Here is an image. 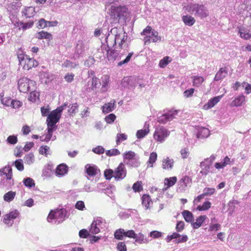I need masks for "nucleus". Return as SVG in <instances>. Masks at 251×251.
Instances as JSON below:
<instances>
[{
  "mask_svg": "<svg viewBox=\"0 0 251 251\" xmlns=\"http://www.w3.org/2000/svg\"><path fill=\"white\" fill-rule=\"evenodd\" d=\"M126 38V32L122 28L114 27L111 29L107 36L106 43L108 46H114L118 43L120 49H123L126 47L124 43Z\"/></svg>",
  "mask_w": 251,
  "mask_h": 251,
  "instance_id": "nucleus-1",
  "label": "nucleus"
},
{
  "mask_svg": "<svg viewBox=\"0 0 251 251\" xmlns=\"http://www.w3.org/2000/svg\"><path fill=\"white\" fill-rule=\"evenodd\" d=\"M141 35L145 36L144 41L145 45H148L151 42H158L161 40V37L159 36L158 32L150 26H147L143 30Z\"/></svg>",
  "mask_w": 251,
  "mask_h": 251,
  "instance_id": "nucleus-2",
  "label": "nucleus"
},
{
  "mask_svg": "<svg viewBox=\"0 0 251 251\" xmlns=\"http://www.w3.org/2000/svg\"><path fill=\"white\" fill-rule=\"evenodd\" d=\"M12 176V170L10 167L7 166L0 169V185L2 186L13 185L14 180Z\"/></svg>",
  "mask_w": 251,
  "mask_h": 251,
  "instance_id": "nucleus-3",
  "label": "nucleus"
},
{
  "mask_svg": "<svg viewBox=\"0 0 251 251\" xmlns=\"http://www.w3.org/2000/svg\"><path fill=\"white\" fill-rule=\"evenodd\" d=\"M111 17L116 23H123L128 16L127 8L125 6H111Z\"/></svg>",
  "mask_w": 251,
  "mask_h": 251,
  "instance_id": "nucleus-4",
  "label": "nucleus"
},
{
  "mask_svg": "<svg viewBox=\"0 0 251 251\" xmlns=\"http://www.w3.org/2000/svg\"><path fill=\"white\" fill-rule=\"evenodd\" d=\"M67 104L65 103L63 105L58 107L55 110H53L48 116L47 120L48 126L56 127L55 124L59 121L61 113L66 107Z\"/></svg>",
  "mask_w": 251,
  "mask_h": 251,
  "instance_id": "nucleus-5",
  "label": "nucleus"
},
{
  "mask_svg": "<svg viewBox=\"0 0 251 251\" xmlns=\"http://www.w3.org/2000/svg\"><path fill=\"white\" fill-rule=\"evenodd\" d=\"M18 58L20 64L25 70H29L38 65V62L32 58H29L27 55L22 53H18Z\"/></svg>",
  "mask_w": 251,
  "mask_h": 251,
  "instance_id": "nucleus-6",
  "label": "nucleus"
},
{
  "mask_svg": "<svg viewBox=\"0 0 251 251\" xmlns=\"http://www.w3.org/2000/svg\"><path fill=\"white\" fill-rule=\"evenodd\" d=\"M18 89L21 92L26 93L33 90L35 86V82L27 77H22L18 82Z\"/></svg>",
  "mask_w": 251,
  "mask_h": 251,
  "instance_id": "nucleus-7",
  "label": "nucleus"
},
{
  "mask_svg": "<svg viewBox=\"0 0 251 251\" xmlns=\"http://www.w3.org/2000/svg\"><path fill=\"white\" fill-rule=\"evenodd\" d=\"M189 11L195 16H199L202 18L206 17L208 14V11L206 7L202 4H192L189 7Z\"/></svg>",
  "mask_w": 251,
  "mask_h": 251,
  "instance_id": "nucleus-8",
  "label": "nucleus"
},
{
  "mask_svg": "<svg viewBox=\"0 0 251 251\" xmlns=\"http://www.w3.org/2000/svg\"><path fill=\"white\" fill-rule=\"evenodd\" d=\"M170 131L163 126L158 127L153 134V138L157 142L162 143L169 136Z\"/></svg>",
  "mask_w": 251,
  "mask_h": 251,
  "instance_id": "nucleus-9",
  "label": "nucleus"
},
{
  "mask_svg": "<svg viewBox=\"0 0 251 251\" xmlns=\"http://www.w3.org/2000/svg\"><path fill=\"white\" fill-rule=\"evenodd\" d=\"M177 110L169 111L167 113L164 114L157 118V121L163 124H166L169 121L173 120L177 115Z\"/></svg>",
  "mask_w": 251,
  "mask_h": 251,
  "instance_id": "nucleus-10",
  "label": "nucleus"
},
{
  "mask_svg": "<svg viewBox=\"0 0 251 251\" xmlns=\"http://www.w3.org/2000/svg\"><path fill=\"white\" fill-rule=\"evenodd\" d=\"M126 172L125 165L123 163H120L115 170L113 177L116 180L121 179L126 177Z\"/></svg>",
  "mask_w": 251,
  "mask_h": 251,
  "instance_id": "nucleus-11",
  "label": "nucleus"
},
{
  "mask_svg": "<svg viewBox=\"0 0 251 251\" xmlns=\"http://www.w3.org/2000/svg\"><path fill=\"white\" fill-rule=\"evenodd\" d=\"M222 98V96H219L210 99L208 102L203 105V109L207 110L212 108L220 101Z\"/></svg>",
  "mask_w": 251,
  "mask_h": 251,
  "instance_id": "nucleus-12",
  "label": "nucleus"
},
{
  "mask_svg": "<svg viewBox=\"0 0 251 251\" xmlns=\"http://www.w3.org/2000/svg\"><path fill=\"white\" fill-rule=\"evenodd\" d=\"M191 181L188 176H184L179 181V187L178 190L182 192L185 190V188L191 183Z\"/></svg>",
  "mask_w": 251,
  "mask_h": 251,
  "instance_id": "nucleus-13",
  "label": "nucleus"
},
{
  "mask_svg": "<svg viewBox=\"0 0 251 251\" xmlns=\"http://www.w3.org/2000/svg\"><path fill=\"white\" fill-rule=\"evenodd\" d=\"M174 161L173 159L168 157L164 158L162 161V167L165 170H171L174 166Z\"/></svg>",
  "mask_w": 251,
  "mask_h": 251,
  "instance_id": "nucleus-14",
  "label": "nucleus"
},
{
  "mask_svg": "<svg viewBox=\"0 0 251 251\" xmlns=\"http://www.w3.org/2000/svg\"><path fill=\"white\" fill-rule=\"evenodd\" d=\"M227 75V69L226 68H222L216 74L214 78V81H219L224 78Z\"/></svg>",
  "mask_w": 251,
  "mask_h": 251,
  "instance_id": "nucleus-15",
  "label": "nucleus"
},
{
  "mask_svg": "<svg viewBox=\"0 0 251 251\" xmlns=\"http://www.w3.org/2000/svg\"><path fill=\"white\" fill-rule=\"evenodd\" d=\"M209 135L210 131L208 128L201 127L198 129L197 137L200 139L205 138L208 137Z\"/></svg>",
  "mask_w": 251,
  "mask_h": 251,
  "instance_id": "nucleus-16",
  "label": "nucleus"
},
{
  "mask_svg": "<svg viewBox=\"0 0 251 251\" xmlns=\"http://www.w3.org/2000/svg\"><path fill=\"white\" fill-rule=\"evenodd\" d=\"M101 88L100 91L102 92H106L108 89V84L109 81V76L107 75H103L101 78Z\"/></svg>",
  "mask_w": 251,
  "mask_h": 251,
  "instance_id": "nucleus-17",
  "label": "nucleus"
},
{
  "mask_svg": "<svg viewBox=\"0 0 251 251\" xmlns=\"http://www.w3.org/2000/svg\"><path fill=\"white\" fill-rule=\"evenodd\" d=\"M149 132V124L146 123L145 124V128L138 130L136 132V136L138 139H141L147 135Z\"/></svg>",
  "mask_w": 251,
  "mask_h": 251,
  "instance_id": "nucleus-18",
  "label": "nucleus"
},
{
  "mask_svg": "<svg viewBox=\"0 0 251 251\" xmlns=\"http://www.w3.org/2000/svg\"><path fill=\"white\" fill-rule=\"evenodd\" d=\"M56 129V127L50 126H48V133L46 135V137L44 138V136L40 137V140L42 141L48 142L52 137L53 131Z\"/></svg>",
  "mask_w": 251,
  "mask_h": 251,
  "instance_id": "nucleus-19",
  "label": "nucleus"
},
{
  "mask_svg": "<svg viewBox=\"0 0 251 251\" xmlns=\"http://www.w3.org/2000/svg\"><path fill=\"white\" fill-rule=\"evenodd\" d=\"M245 102V97L244 95H240L236 97L231 103V106H240Z\"/></svg>",
  "mask_w": 251,
  "mask_h": 251,
  "instance_id": "nucleus-20",
  "label": "nucleus"
},
{
  "mask_svg": "<svg viewBox=\"0 0 251 251\" xmlns=\"http://www.w3.org/2000/svg\"><path fill=\"white\" fill-rule=\"evenodd\" d=\"M239 33L241 38L248 40L251 38V30L246 28H242L239 30Z\"/></svg>",
  "mask_w": 251,
  "mask_h": 251,
  "instance_id": "nucleus-21",
  "label": "nucleus"
},
{
  "mask_svg": "<svg viewBox=\"0 0 251 251\" xmlns=\"http://www.w3.org/2000/svg\"><path fill=\"white\" fill-rule=\"evenodd\" d=\"M87 174L90 176H94L98 173L99 170L95 166H91L87 164L85 166Z\"/></svg>",
  "mask_w": 251,
  "mask_h": 251,
  "instance_id": "nucleus-22",
  "label": "nucleus"
},
{
  "mask_svg": "<svg viewBox=\"0 0 251 251\" xmlns=\"http://www.w3.org/2000/svg\"><path fill=\"white\" fill-rule=\"evenodd\" d=\"M67 172V166L65 164L58 165L56 169V175L59 176H64Z\"/></svg>",
  "mask_w": 251,
  "mask_h": 251,
  "instance_id": "nucleus-23",
  "label": "nucleus"
},
{
  "mask_svg": "<svg viewBox=\"0 0 251 251\" xmlns=\"http://www.w3.org/2000/svg\"><path fill=\"white\" fill-rule=\"evenodd\" d=\"M171 238H175L176 239V243H183L185 242L188 240V237L186 235H180L177 233H174L171 235Z\"/></svg>",
  "mask_w": 251,
  "mask_h": 251,
  "instance_id": "nucleus-24",
  "label": "nucleus"
},
{
  "mask_svg": "<svg viewBox=\"0 0 251 251\" xmlns=\"http://www.w3.org/2000/svg\"><path fill=\"white\" fill-rule=\"evenodd\" d=\"M200 166L201 170L200 172V174H201V176H206L209 172L210 165L208 164L206 162L202 161L201 163Z\"/></svg>",
  "mask_w": 251,
  "mask_h": 251,
  "instance_id": "nucleus-25",
  "label": "nucleus"
},
{
  "mask_svg": "<svg viewBox=\"0 0 251 251\" xmlns=\"http://www.w3.org/2000/svg\"><path fill=\"white\" fill-rule=\"evenodd\" d=\"M115 101H111L110 102L105 104L102 107L103 112L107 113L113 111L115 108Z\"/></svg>",
  "mask_w": 251,
  "mask_h": 251,
  "instance_id": "nucleus-26",
  "label": "nucleus"
},
{
  "mask_svg": "<svg viewBox=\"0 0 251 251\" xmlns=\"http://www.w3.org/2000/svg\"><path fill=\"white\" fill-rule=\"evenodd\" d=\"M241 8H245V9H244V11H247L249 14V16H248V14L246 15V18L245 20L248 21H251V3H249L246 5L242 4ZM248 25H251V22L249 23Z\"/></svg>",
  "mask_w": 251,
  "mask_h": 251,
  "instance_id": "nucleus-27",
  "label": "nucleus"
},
{
  "mask_svg": "<svg viewBox=\"0 0 251 251\" xmlns=\"http://www.w3.org/2000/svg\"><path fill=\"white\" fill-rule=\"evenodd\" d=\"M206 216L205 215L200 216L197 219L195 223H193L192 226L194 228L197 229L200 227L204 220L206 219Z\"/></svg>",
  "mask_w": 251,
  "mask_h": 251,
  "instance_id": "nucleus-28",
  "label": "nucleus"
},
{
  "mask_svg": "<svg viewBox=\"0 0 251 251\" xmlns=\"http://www.w3.org/2000/svg\"><path fill=\"white\" fill-rule=\"evenodd\" d=\"M182 19L184 24L188 26H192L195 23V19L191 16H183Z\"/></svg>",
  "mask_w": 251,
  "mask_h": 251,
  "instance_id": "nucleus-29",
  "label": "nucleus"
},
{
  "mask_svg": "<svg viewBox=\"0 0 251 251\" xmlns=\"http://www.w3.org/2000/svg\"><path fill=\"white\" fill-rule=\"evenodd\" d=\"M25 162L26 164L30 165L35 162V157L33 153L26 154L24 157Z\"/></svg>",
  "mask_w": 251,
  "mask_h": 251,
  "instance_id": "nucleus-30",
  "label": "nucleus"
},
{
  "mask_svg": "<svg viewBox=\"0 0 251 251\" xmlns=\"http://www.w3.org/2000/svg\"><path fill=\"white\" fill-rule=\"evenodd\" d=\"M22 13L26 18H30L34 15V8L31 6L27 7L24 9Z\"/></svg>",
  "mask_w": 251,
  "mask_h": 251,
  "instance_id": "nucleus-31",
  "label": "nucleus"
},
{
  "mask_svg": "<svg viewBox=\"0 0 251 251\" xmlns=\"http://www.w3.org/2000/svg\"><path fill=\"white\" fill-rule=\"evenodd\" d=\"M134 239L135 241L139 244H148L149 242V240L141 233L136 234V237Z\"/></svg>",
  "mask_w": 251,
  "mask_h": 251,
  "instance_id": "nucleus-32",
  "label": "nucleus"
},
{
  "mask_svg": "<svg viewBox=\"0 0 251 251\" xmlns=\"http://www.w3.org/2000/svg\"><path fill=\"white\" fill-rule=\"evenodd\" d=\"M177 178L176 176L170 177L169 178H165L164 180L165 185L167 186V188H164L163 190H166L167 188L173 186L176 182Z\"/></svg>",
  "mask_w": 251,
  "mask_h": 251,
  "instance_id": "nucleus-33",
  "label": "nucleus"
},
{
  "mask_svg": "<svg viewBox=\"0 0 251 251\" xmlns=\"http://www.w3.org/2000/svg\"><path fill=\"white\" fill-rule=\"evenodd\" d=\"M157 154L155 152H152L150 154L149 161L147 162L148 167H153V164L157 160Z\"/></svg>",
  "mask_w": 251,
  "mask_h": 251,
  "instance_id": "nucleus-34",
  "label": "nucleus"
},
{
  "mask_svg": "<svg viewBox=\"0 0 251 251\" xmlns=\"http://www.w3.org/2000/svg\"><path fill=\"white\" fill-rule=\"evenodd\" d=\"M125 234V230L120 228L117 229L114 233V237L118 240H123Z\"/></svg>",
  "mask_w": 251,
  "mask_h": 251,
  "instance_id": "nucleus-35",
  "label": "nucleus"
},
{
  "mask_svg": "<svg viewBox=\"0 0 251 251\" xmlns=\"http://www.w3.org/2000/svg\"><path fill=\"white\" fill-rule=\"evenodd\" d=\"M182 215L187 222H192L194 220L193 214L189 211L184 210L182 212Z\"/></svg>",
  "mask_w": 251,
  "mask_h": 251,
  "instance_id": "nucleus-36",
  "label": "nucleus"
},
{
  "mask_svg": "<svg viewBox=\"0 0 251 251\" xmlns=\"http://www.w3.org/2000/svg\"><path fill=\"white\" fill-rule=\"evenodd\" d=\"M16 193L13 191H9L4 194L3 196V200L8 202L12 201L15 198Z\"/></svg>",
  "mask_w": 251,
  "mask_h": 251,
  "instance_id": "nucleus-37",
  "label": "nucleus"
},
{
  "mask_svg": "<svg viewBox=\"0 0 251 251\" xmlns=\"http://www.w3.org/2000/svg\"><path fill=\"white\" fill-rule=\"evenodd\" d=\"M18 215H19V212L17 210L11 211L9 214H6L4 216V217L3 219V222L6 223L7 220V219L9 218H11V219L14 220L18 216Z\"/></svg>",
  "mask_w": 251,
  "mask_h": 251,
  "instance_id": "nucleus-38",
  "label": "nucleus"
},
{
  "mask_svg": "<svg viewBox=\"0 0 251 251\" xmlns=\"http://www.w3.org/2000/svg\"><path fill=\"white\" fill-rule=\"evenodd\" d=\"M118 55L117 50H108L107 51V57L109 60L113 61Z\"/></svg>",
  "mask_w": 251,
  "mask_h": 251,
  "instance_id": "nucleus-39",
  "label": "nucleus"
},
{
  "mask_svg": "<svg viewBox=\"0 0 251 251\" xmlns=\"http://www.w3.org/2000/svg\"><path fill=\"white\" fill-rule=\"evenodd\" d=\"M204 79L202 76H195L193 77V85L199 87L204 82Z\"/></svg>",
  "mask_w": 251,
  "mask_h": 251,
  "instance_id": "nucleus-40",
  "label": "nucleus"
},
{
  "mask_svg": "<svg viewBox=\"0 0 251 251\" xmlns=\"http://www.w3.org/2000/svg\"><path fill=\"white\" fill-rule=\"evenodd\" d=\"M211 205V203L209 201H205L202 205H199L197 209L199 211H205L209 209Z\"/></svg>",
  "mask_w": 251,
  "mask_h": 251,
  "instance_id": "nucleus-41",
  "label": "nucleus"
},
{
  "mask_svg": "<svg viewBox=\"0 0 251 251\" xmlns=\"http://www.w3.org/2000/svg\"><path fill=\"white\" fill-rule=\"evenodd\" d=\"M51 35L50 33L44 31L38 32L37 36V37L39 39L44 38L49 40L51 39Z\"/></svg>",
  "mask_w": 251,
  "mask_h": 251,
  "instance_id": "nucleus-42",
  "label": "nucleus"
},
{
  "mask_svg": "<svg viewBox=\"0 0 251 251\" xmlns=\"http://www.w3.org/2000/svg\"><path fill=\"white\" fill-rule=\"evenodd\" d=\"M65 211L63 209L55 210V217L57 220H62L65 217Z\"/></svg>",
  "mask_w": 251,
  "mask_h": 251,
  "instance_id": "nucleus-43",
  "label": "nucleus"
},
{
  "mask_svg": "<svg viewBox=\"0 0 251 251\" xmlns=\"http://www.w3.org/2000/svg\"><path fill=\"white\" fill-rule=\"evenodd\" d=\"M172 61L171 58L169 56H165L161 59L159 63L160 68H163L165 67Z\"/></svg>",
  "mask_w": 251,
  "mask_h": 251,
  "instance_id": "nucleus-44",
  "label": "nucleus"
},
{
  "mask_svg": "<svg viewBox=\"0 0 251 251\" xmlns=\"http://www.w3.org/2000/svg\"><path fill=\"white\" fill-rule=\"evenodd\" d=\"M151 201L150 197L149 195H144L142 197V203L147 209L149 207Z\"/></svg>",
  "mask_w": 251,
  "mask_h": 251,
  "instance_id": "nucleus-45",
  "label": "nucleus"
},
{
  "mask_svg": "<svg viewBox=\"0 0 251 251\" xmlns=\"http://www.w3.org/2000/svg\"><path fill=\"white\" fill-rule=\"evenodd\" d=\"M100 84V82L98 78L96 77H93L91 80V86L90 88L93 90L95 91L97 88V85Z\"/></svg>",
  "mask_w": 251,
  "mask_h": 251,
  "instance_id": "nucleus-46",
  "label": "nucleus"
},
{
  "mask_svg": "<svg viewBox=\"0 0 251 251\" xmlns=\"http://www.w3.org/2000/svg\"><path fill=\"white\" fill-rule=\"evenodd\" d=\"M22 159H18L14 162V164L18 170L22 171L24 170V166Z\"/></svg>",
  "mask_w": 251,
  "mask_h": 251,
  "instance_id": "nucleus-47",
  "label": "nucleus"
},
{
  "mask_svg": "<svg viewBox=\"0 0 251 251\" xmlns=\"http://www.w3.org/2000/svg\"><path fill=\"white\" fill-rule=\"evenodd\" d=\"M0 98L1 100V102L4 105L7 106H10L12 100L11 99L9 98H2L1 96L0 95Z\"/></svg>",
  "mask_w": 251,
  "mask_h": 251,
  "instance_id": "nucleus-48",
  "label": "nucleus"
},
{
  "mask_svg": "<svg viewBox=\"0 0 251 251\" xmlns=\"http://www.w3.org/2000/svg\"><path fill=\"white\" fill-rule=\"evenodd\" d=\"M23 182L26 187H31L35 185L34 180L30 177H27L24 179Z\"/></svg>",
  "mask_w": 251,
  "mask_h": 251,
  "instance_id": "nucleus-49",
  "label": "nucleus"
},
{
  "mask_svg": "<svg viewBox=\"0 0 251 251\" xmlns=\"http://www.w3.org/2000/svg\"><path fill=\"white\" fill-rule=\"evenodd\" d=\"M78 64L73 63L69 60H66L64 63L62 64V67L70 68H74Z\"/></svg>",
  "mask_w": 251,
  "mask_h": 251,
  "instance_id": "nucleus-50",
  "label": "nucleus"
},
{
  "mask_svg": "<svg viewBox=\"0 0 251 251\" xmlns=\"http://www.w3.org/2000/svg\"><path fill=\"white\" fill-rule=\"evenodd\" d=\"M127 139V135L125 134H117L116 136V143L119 144L120 142L126 140Z\"/></svg>",
  "mask_w": 251,
  "mask_h": 251,
  "instance_id": "nucleus-51",
  "label": "nucleus"
},
{
  "mask_svg": "<svg viewBox=\"0 0 251 251\" xmlns=\"http://www.w3.org/2000/svg\"><path fill=\"white\" fill-rule=\"evenodd\" d=\"M114 174V171L111 169H107L105 170L104 173L106 179H110L112 177H113Z\"/></svg>",
  "mask_w": 251,
  "mask_h": 251,
  "instance_id": "nucleus-52",
  "label": "nucleus"
},
{
  "mask_svg": "<svg viewBox=\"0 0 251 251\" xmlns=\"http://www.w3.org/2000/svg\"><path fill=\"white\" fill-rule=\"evenodd\" d=\"M78 109V105L77 103H74L71 105V106L69 108L68 110V112L70 114L73 115L75 114L77 111Z\"/></svg>",
  "mask_w": 251,
  "mask_h": 251,
  "instance_id": "nucleus-53",
  "label": "nucleus"
},
{
  "mask_svg": "<svg viewBox=\"0 0 251 251\" xmlns=\"http://www.w3.org/2000/svg\"><path fill=\"white\" fill-rule=\"evenodd\" d=\"M93 223L98 227L100 229L102 228L103 225H104L103 220L101 218H97Z\"/></svg>",
  "mask_w": 251,
  "mask_h": 251,
  "instance_id": "nucleus-54",
  "label": "nucleus"
},
{
  "mask_svg": "<svg viewBox=\"0 0 251 251\" xmlns=\"http://www.w3.org/2000/svg\"><path fill=\"white\" fill-rule=\"evenodd\" d=\"M135 153L132 151H129L124 154V158L126 159H132L134 158Z\"/></svg>",
  "mask_w": 251,
  "mask_h": 251,
  "instance_id": "nucleus-55",
  "label": "nucleus"
},
{
  "mask_svg": "<svg viewBox=\"0 0 251 251\" xmlns=\"http://www.w3.org/2000/svg\"><path fill=\"white\" fill-rule=\"evenodd\" d=\"M89 231L91 233L96 234L100 232V229L98 228L97 226L95 225V224L93 223H92L91 225Z\"/></svg>",
  "mask_w": 251,
  "mask_h": 251,
  "instance_id": "nucleus-56",
  "label": "nucleus"
},
{
  "mask_svg": "<svg viewBox=\"0 0 251 251\" xmlns=\"http://www.w3.org/2000/svg\"><path fill=\"white\" fill-rule=\"evenodd\" d=\"M203 193L207 196H210L213 194L215 192V189L214 188H205L203 190Z\"/></svg>",
  "mask_w": 251,
  "mask_h": 251,
  "instance_id": "nucleus-57",
  "label": "nucleus"
},
{
  "mask_svg": "<svg viewBox=\"0 0 251 251\" xmlns=\"http://www.w3.org/2000/svg\"><path fill=\"white\" fill-rule=\"evenodd\" d=\"M120 153V151L117 150L115 149H113L108 151H106V154L107 156H113V155H116L118 154H119Z\"/></svg>",
  "mask_w": 251,
  "mask_h": 251,
  "instance_id": "nucleus-58",
  "label": "nucleus"
},
{
  "mask_svg": "<svg viewBox=\"0 0 251 251\" xmlns=\"http://www.w3.org/2000/svg\"><path fill=\"white\" fill-rule=\"evenodd\" d=\"M49 150L50 148L47 146H42L39 149V153L41 154L47 156Z\"/></svg>",
  "mask_w": 251,
  "mask_h": 251,
  "instance_id": "nucleus-59",
  "label": "nucleus"
},
{
  "mask_svg": "<svg viewBox=\"0 0 251 251\" xmlns=\"http://www.w3.org/2000/svg\"><path fill=\"white\" fill-rule=\"evenodd\" d=\"M7 141L9 144H15L18 141L17 137L15 135H10L7 138Z\"/></svg>",
  "mask_w": 251,
  "mask_h": 251,
  "instance_id": "nucleus-60",
  "label": "nucleus"
},
{
  "mask_svg": "<svg viewBox=\"0 0 251 251\" xmlns=\"http://www.w3.org/2000/svg\"><path fill=\"white\" fill-rule=\"evenodd\" d=\"M39 95L35 91H32L30 93L29 100L32 101H35L36 99H38Z\"/></svg>",
  "mask_w": 251,
  "mask_h": 251,
  "instance_id": "nucleus-61",
  "label": "nucleus"
},
{
  "mask_svg": "<svg viewBox=\"0 0 251 251\" xmlns=\"http://www.w3.org/2000/svg\"><path fill=\"white\" fill-rule=\"evenodd\" d=\"M49 74H47V73H42L40 75V77H41V80H42V82L43 83H48L50 79L49 77Z\"/></svg>",
  "mask_w": 251,
  "mask_h": 251,
  "instance_id": "nucleus-62",
  "label": "nucleus"
},
{
  "mask_svg": "<svg viewBox=\"0 0 251 251\" xmlns=\"http://www.w3.org/2000/svg\"><path fill=\"white\" fill-rule=\"evenodd\" d=\"M116 119V116L114 114H110L105 118L106 123L111 124L113 123Z\"/></svg>",
  "mask_w": 251,
  "mask_h": 251,
  "instance_id": "nucleus-63",
  "label": "nucleus"
},
{
  "mask_svg": "<svg viewBox=\"0 0 251 251\" xmlns=\"http://www.w3.org/2000/svg\"><path fill=\"white\" fill-rule=\"evenodd\" d=\"M242 87L245 88L246 93L249 94L251 93V85L248 83L244 82L241 84Z\"/></svg>",
  "mask_w": 251,
  "mask_h": 251,
  "instance_id": "nucleus-64",
  "label": "nucleus"
}]
</instances>
